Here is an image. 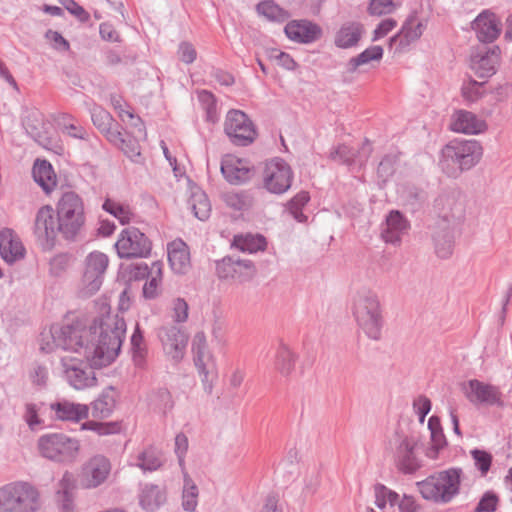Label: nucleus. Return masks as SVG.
I'll return each mask as SVG.
<instances>
[{
  "mask_svg": "<svg viewBox=\"0 0 512 512\" xmlns=\"http://www.w3.org/2000/svg\"><path fill=\"white\" fill-rule=\"evenodd\" d=\"M263 185L273 194H283L288 190V164L279 157L267 160L263 170Z\"/></svg>",
  "mask_w": 512,
  "mask_h": 512,
  "instance_id": "f3484780",
  "label": "nucleus"
},
{
  "mask_svg": "<svg viewBox=\"0 0 512 512\" xmlns=\"http://www.w3.org/2000/svg\"><path fill=\"white\" fill-rule=\"evenodd\" d=\"M115 248L122 259L147 258L151 254L152 243L138 228L127 227L121 231Z\"/></svg>",
  "mask_w": 512,
  "mask_h": 512,
  "instance_id": "9b49d317",
  "label": "nucleus"
},
{
  "mask_svg": "<svg viewBox=\"0 0 512 512\" xmlns=\"http://www.w3.org/2000/svg\"><path fill=\"white\" fill-rule=\"evenodd\" d=\"M164 463L165 458L163 452L153 445H148L137 453L131 465L146 473L159 470Z\"/></svg>",
  "mask_w": 512,
  "mask_h": 512,
  "instance_id": "bb28decb",
  "label": "nucleus"
},
{
  "mask_svg": "<svg viewBox=\"0 0 512 512\" xmlns=\"http://www.w3.org/2000/svg\"><path fill=\"white\" fill-rule=\"evenodd\" d=\"M66 9L74 15L80 22L86 23L90 20V14L77 2L70 0Z\"/></svg>",
  "mask_w": 512,
  "mask_h": 512,
  "instance_id": "69168bd1",
  "label": "nucleus"
},
{
  "mask_svg": "<svg viewBox=\"0 0 512 512\" xmlns=\"http://www.w3.org/2000/svg\"><path fill=\"white\" fill-rule=\"evenodd\" d=\"M413 408L419 416V421L423 423L426 415L431 409V402L427 397L419 396L414 400Z\"/></svg>",
  "mask_w": 512,
  "mask_h": 512,
  "instance_id": "bf43d9fd",
  "label": "nucleus"
},
{
  "mask_svg": "<svg viewBox=\"0 0 512 512\" xmlns=\"http://www.w3.org/2000/svg\"><path fill=\"white\" fill-rule=\"evenodd\" d=\"M0 256L12 264L25 256V248L14 230L4 228L0 231Z\"/></svg>",
  "mask_w": 512,
  "mask_h": 512,
  "instance_id": "4be33fe9",
  "label": "nucleus"
},
{
  "mask_svg": "<svg viewBox=\"0 0 512 512\" xmlns=\"http://www.w3.org/2000/svg\"><path fill=\"white\" fill-rule=\"evenodd\" d=\"M428 427L431 431L432 444L427 449L426 455L431 459H435L438 456L439 450L445 445V438L441 430L440 420L437 417H430Z\"/></svg>",
  "mask_w": 512,
  "mask_h": 512,
  "instance_id": "58836bf2",
  "label": "nucleus"
},
{
  "mask_svg": "<svg viewBox=\"0 0 512 512\" xmlns=\"http://www.w3.org/2000/svg\"><path fill=\"white\" fill-rule=\"evenodd\" d=\"M121 423L117 421L97 422L87 421L81 425L82 430H91L100 436L113 435L121 432Z\"/></svg>",
  "mask_w": 512,
  "mask_h": 512,
  "instance_id": "a18cd8bd",
  "label": "nucleus"
},
{
  "mask_svg": "<svg viewBox=\"0 0 512 512\" xmlns=\"http://www.w3.org/2000/svg\"><path fill=\"white\" fill-rule=\"evenodd\" d=\"M125 332L126 323L118 316L101 320L99 327H86L81 321L53 325L47 333H41L40 349L45 353L58 348L80 353L92 365L105 367L118 356Z\"/></svg>",
  "mask_w": 512,
  "mask_h": 512,
  "instance_id": "f257e3e1",
  "label": "nucleus"
},
{
  "mask_svg": "<svg viewBox=\"0 0 512 512\" xmlns=\"http://www.w3.org/2000/svg\"><path fill=\"white\" fill-rule=\"evenodd\" d=\"M221 173L233 185L243 184L253 175L249 162L233 155H226L222 158Z\"/></svg>",
  "mask_w": 512,
  "mask_h": 512,
  "instance_id": "412c9836",
  "label": "nucleus"
},
{
  "mask_svg": "<svg viewBox=\"0 0 512 512\" xmlns=\"http://www.w3.org/2000/svg\"><path fill=\"white\" fill-rule=\"evenodd\" d=\"M320 28L309 21L290 22V40L310 43L320 37Z\"/></svg>",
  "mask_w": 512,
  "mask_h": 512,
  "instance_id": "c85d7f7f",
  "label": "nucleus"
},
{
  "mask_svg": "<svg viewBox=\"0 0 512 512\" xmlns=\"http://www.w3.org/2000/svg\"><path fill=\"white\" fill-rule=\"evenodd\" d=\"M498 498L495 494L486 493L480 500L476 511L477 512H491L496 509Z\"/></svg>",
  "mask_w": 512,
  "mask_h": 512,
  "instance_id": "0e129e2a",
  "label": "nucleus"
},
{
  "mask_svg": "<svg viewBox=\"0 0 512 512\" xmlns=\"http://www.w3.org/2000/svg\"><path fill=\"white\" fill-rule=\"evenodd\" d=\"M383 56V49L381 46L375 45L367 48L357 57L351 59L350 65L355 70L358 66L368 64L371 61H380Z\"/></svg>",
  "mask_w": 512,
  "mask_h": 512,
  "instance_id": "09e8293b",
  "label": "nucleus"
},
{
  "mask_svg": "<svg viewBox=\"0 0 512 512\" xmlns=\"http://www.w3.org/2000/svg\"><path fill=\"white\" fill-rule=\"evenodd\" d=\"M467 399L475 404L504 406L503 394L499 387L473 379L465 385Z\"/></svg>",
  "mask_w": 512,
  "mask_h": 512,
  "instance_id": "a211bd4d",
  "label": "nucleus"
},
{
  "mask_svg": "<svg viewBox=\"0 0 512 512\" xmlns=\"http://www.w3.org/2000/svg\"><path fill=\"white\" fill-rule=\"evenodd\" d=\"M50 410L54 412L55 418L60 421L77 423L89 416L88 405L74 403L66 399L51 403Z\"/></svg>",
  "mask_w": 512,
  "mask_h": 512,
  "instance_id": "5701e85b",
  "label": "nucleus"
},
{
  "mask_svg": "<svg viewBox=\"0 0 512 512\" xmlns=\"http://www.w3.org/2000/svg\"><path fill=\"white\" fill-rule=\"evenodd\" d=\"M131 350L132 358L136 366L143 367L147 354V348L143 336V332L140 329L138 323L135 325L134 332L131 336Z\"/></svg>",
  "mask_w": 512,
  "mask_h": 512,
  "instance_id": "a19ab883",
  "label": "nucleus"
},
{
  "mask_svg": "<svg viewBox=\"0 0 512 512\" xmlns=\"http://www.w3.org/2000/svg\"><path fill=\"white\" fill-rule=\"evenodd\" d=\"M62 377L75 390H85L97 386V377L91 362L77 357L65 356L60 360Z\"/></svg>",
  "mask_w": 512,
  "mask_h": 512,
  "instance_id": "1a4fd4ad",
  "label": "nucleus"
},
{
  "mask_svg": "<svg viewBox=\"0 0 512 512\" xmlns=\"http://www.w3.org/2000/svg\"><path fill=\"white\" fill-rule=\"evenodd\" d=\"M192 353L196 368L204 370V366H208L211 361V355L203 332H198L194 335L192 340Z\"/></svg>",
  "mask_w": 512,
  "mask_h": 512,
  "instance_id": "72a5a7b5",
  "label": "nucleus"
},
{
  "mask_svg": "<svg viewBox=\"0 0 512 512\" xmlns=\"http://www.w3.org/2000/svg\"><path fill=\"white\" fill-rule=\"evenodd\" d=\"M216 275L220 280H236L245 283L253 279L256 268L251 260L225 256L215 262Z\"/></svg>",
  "mask_w": 512,
  "mask_h": 512,
  "instance_id": "f8f14e48",
  "label": "nucleus"
},
{
  "mask_svg": "<svg viewBox=\"0 0 512 512\" xmlns=\"http://www.w3.org/2000/svg\"><path fill=\"white\" fill-rule=\"evenodd\" d=\"M103 210L117 218L121 224L129 223L132 213L128 206H124L111 199H106L102 205Z\"/></svg>",
  "mask_w": 512,
  "mask_h": 512,
  "instance_id": "49530a36",
  "label": "nucleus"
},
{
  "mask_svg": "<svg viewBox=\"0 0 512 512\" xmlns=\"http://www.w3.org/2000/svg\"><path fill=\"white\" fill-rule=\"evenodd\" d=\"M179 59L185 64L193 63L197 58V51L189 42H181L178 47Z\"/></svg>",
  "mask_w": 512,
  "mask_h": 512,
  "instance_id": "13d9d810",
  "label": "nucleus"
},
{
  "mask_svg": "<svg viewBox=\"0 0 512 512\" xmlns=\"http://www.w3.org/2000/svg\"><path fill=\"white\" fill-rule=\"evenodd\" d=\"M188 451V438L184 433H178L175 436L174 452L177 456L179 466L185 471V456Z\"/></svg>",
  "mask_w": 512,
  "mask_h": 512,
  "instance_id": "864d4df0",
  "label": "nucleus"
},
{
  "mask_svg": "<svg viewBox=\"0 0 512 512\" xmlns=\"http://www.w3.org/2000/svg\"><path fill=\"white\" fill-rule=\"evenodd\" d=\"M46 38L56 50L67 51L70 48L69 42L57 31L48 30Z\"/></svg>",
  "mask_w": 512,
  "mask_h": 512,
  "instance_id": "052dcab7",
  "label": "nucleus"
},
{
  "mask_svg": "<svg viewBox=\"0 0 512 512\" xmlns=\"http://www.w3.org/2000/svg\"><path fill=\"white\" fill-rule=\"evenodd\" d=\"M449 127L456 133L466 135L483 134L488 130L486 120L467 110H456L450 119Z\"/></svg>",
  "mask_w": 512,
  "mask_h": 512,
  "instance_id": "aec40b11",
  "label": "nucleus"
},
{
  "mask_svg": "<svg viewBox=\"0 0 512 512\" xmlns=\"http://www.w3.org/2000/svg\"><path fill=\"white\" fill-rule=\"evenodd\" d=\"M234 244L239 250L248 253H256L258 251H263L267 246L265 237L259 234H247L244 236H236L234 238Z\"/></svg>",
  "mask_w": 512,
  "mask_h": 512,
  "instance_id": "4c0bfd02",
  "label": "nucleus"
},
{
  "mask_svg": "<svg viewBox=\"0 0 512 512\" xmlns=\"http://www.w3.org/2000/svg\"><path fill=\"white\" fill-rule=\"evenodd\" d=\"M44 406L43 402H26L22 418L32 431L41 429L44 426V420L40 417V411Z\"/></svg>",
  "mask_w": 512,
  "mask_h": 512,
  "instance_id": "79ce46f5",
  "label": "nucleus"
},
{
  "mask_svg": "<svg viewBox=\"0 0 512 512\" xmlns=\"http://www.w3.org/2000/svg\"><path fill=\"white\" fill-rule=\"evenodd\" d=\"M166 501L165 492L154 484H146L140 494V505L147 511L158 509Z\"/></svg>",
  "mask_w": 512,
  "mask_h": 512,
  "instance_id": "473e14b6",
  "label": "nucleus"
},
{
  "mask_svg": "<svg viewBox=\"0 0 512 512\" xmlns=\"http://www.w3.org/2000/svg\"><path fill=\"white\" fill-rule=\"evenodd\" d=\"M118 400V393L112 386H108L102 390L99 396L90 403L89 409L94 418L106 419L112 415Z\"/></svg>",
  "mask_w": 512,
  "mask_h": 512,
  "instance_id": "b1692460",
  "label": "nucleus"
},
{
  "mask_svg": "<svg viewBox=\"0 0 512 512\" xmlns=\"http://www.w3.org/2000/svg\"><path fill=\"white\" fill-rule=\"evenodd\" d=\"M99 33L103 40L109 42H118L119 34L112 24L104 22L100 24Z\"/></svg>",
  "mask_w": 512,
  "mask_h": 512,
  "instance_id": "338daca9",
  "label": "nucleus"
},
{
  "mask_svg": "<svg viewBox=\"0 0 512 512\" xmlns=\"http://www.w3.org/2000/svg\"><path fill=\"white\" fill-rule=\"evenodd\" d=\"M197 97L201 108L205 111L206 121L216 123L219 119V115L215 96L207 90H201L198 92Z\"/></svg>",
  "mask_w": 512,
  "mask_h": 512,
  "instance_id": "37998d69",
  "label": "nucleus"
},
{
  "mask_svg": "<svg viewBox=\"0 0 512 512\" xmlns=\"http://www.w3.org/2000/svg\"><path fill=\"white\" fill-rule=\"evenodd\" d=\"M75 482L73 475L65 472L59 481L56 493L58 508L60 512H75L73 490Z\"/></svg>",
  "mask_w": 512,
  "mask_h": 512,
  "instance_id": "cd10ccee",
  "label": "nucleus"
},
{
  "mask_svg": "<svg viewBox=\"0 0 512 512\" xmlns=\"http://www.w3.org/2000/svg\"><path fill=\"white\" fill-rule=\"evenodd\" d=\"M310 196L308 192L302 191L294 196L290 201V214L293 215L298 222H305L307 216L302 213V208L308 203Z\"/></svg>",
  "mask_w": 512,
  "mask_h": 512,
  "instance_id": "3c124183",
  "label": "nucleus"
},
{
  "mask_svg": "<svg viewBox=\"0 0 512 512\" xmlns=\"http://www.w3.org/2000/svg\"><path fill=\"white\" fill-rule=\"evenodd\" d=\"M33 178L45 193H50L57 184L52 165L46 160H37L33 167Z\"/></svg>",
  "mask_w": 512,
  "mask_h": 512,
  "instance_id": "c756f323",
  "label": "nucleus"
},
{
  "mask_svg": "<svg viewBox=\"0 0 512 512\" xmlns=\"http://www.w3.org/2000/svg\"><path fill=\"white\" fill-rule=\"evenodd\" d=\"M120 148L123 152L134 162H138L140 158V146L138 142L133 138L126 139V143L121 145Z\"/></svg>",
  "mask_w": 512,
  "mask_h": 512,
  "instance_id": "680f3d73",
  "label": "nucleus"
},
{
  "mask_svg": "<svg viewBox=\"0 0 512 512\" xmlns=\"http://www.w3.org/2000/svg\"><path fill=\"white\" fill-rule=\"evenodd\" d=\"M165 355L173 363L178 364L185 355L188 343L187 334L174 325H164L157 330Z\"/></svg>",
  "mask_w": 512,
  "mask_h": 512,
  "instance_id": "ddd939ff",
  "label": "nucleus"
},
{
  "mask_svg": "<svg viewBox=\"0 0 512 512\" xmlns=\"http://www.w3.org/2000/svg\"><path fill=\"white\" fill-rule=\"evenodd\" d=\"M499 58L498 47L486 49L472 56L471 67L479 77H488L495 73Z\"/></svg>",
  "mask_w": 512,
  "mask_h": 512,
  "instance_id": "393cba45",
  "label": "nucleus"
},
{
  "mask_svg": "<svg viewBox=\"0 0 512 512\" xmlns=\"http://www.w3.org/2000/svg\"><path fill=\"white\" fill-rule=\"evenodd\" d=\"M39 493L28 482L17 481L0 488V512H36Z\"/></svg>",
  "mask_w": 512,
  "mask_h": 512,
  "instance_id": "39448f33",
  "label": "nucleus"
},
{
  "mask_svg": "<svg viewBox=\"0 0 512 512\" xmlns=\"http://www.w3.org/2000/svg\"><path fill=\"white\" fill-rule=\"evenodd\" d=\"M471 455L474 459L475 466L478 470H480L481 474L484 476L490 470L492 464V456L486 451L483 450H473L471 451Z\"/></svg>",
  "mask_w": 512,
  "mask_h": 512,
  "instance_id": "5fc2aeb1",
  "label": "nucleus"
},
{
  "mask_svg": "<svg viewBox=\"0 0 512 512\" xmlns=\"http://www.w3.org/2000/svg\"><path fill=\"white\" fill-rule=\"evenodd\" d=\"M354 316L365 334L378 339L383 327V316L380 301L376 294L364 292L354 300Z\"/></svg>",
  "mask_w": 512,
  "mask_h": 512,
  "instance_id": "0eeeda50",
  "label": "nucleus"
},
{
  "mask_svg": "<svg viewBox=\"0 0 512 512\" xmlns=\"http://www.w3.org/2000/svg\"><path fill=\"white\" fill-rule=\"evenodd\" d=\"M112 465L106 456L96 454L89 458L82 466L81 484L84 488L94 489L106 482Z\"/></svg>",
  "mask_w": 512,
  "mask_h": 512,
  "instance_id": "4468645a",
  "label": "nucleus"
},
{
  "mask_svg": "<svg viewBox=\"0 0 512 512\" xmlns=\"http://www.w3.org/2000/svg\"><path fill=\"white\" fill-rule=\"evenodd\" d=\"M189 205L196 218L205 221L211 213V204L205 192L202 190L194 191L189 199Z\"/></svg>",
  "mask_w": 512,
  "mask_h": 512,
  "instance_id": "ea45409f",
  "label": "nucleus"
},
{
  "mask_svg": "<svg viewBox=\"0 0 512 512\" xmlns=\"http://www.w3.org/2000/svg\"><path fill=\"white\" fill-rule=\"evenodd\" d=\"M395 9L394 0H370L368 12L370 15L381 16Z\"/></svg>",
  "mask_w": 512,
  "mask_h": 512,
  "instance_id": "6e6d98bb",
  "label": "nucleus"
},
{
  "mask_svg": "<svg viewBox=\"0 0 512 512\" xmlns=\"http://www.w3.org/2000/svg\"><path fill=\"white\" fill-rule=\"evenodd\" d=\"M257 12L272 21H281L284 19L285 13L274 1L265 0L257 4Z\"/></svg>",
  "mask_w": 512,
  "mask_h": 512,
  "instance_id": "8fccbe9b",
  "label": "nucleus"
},
{
  "mask_svg": "<svg viewBox=\"0 0 512 512\" xmlns=\"http://www.w3.org/2000/svg\"><path fill=\"white\" fill-rule=\"evenodd\" d=\"M57 224L54 219V210L51 206H42L36 214L34 235L43 250H51L56 241Z\"/></svg>",
  "mask_w": 512,
  "mask_h": 512,
  "instance_id": "2eb2a0df",
  "label": "nucleus"
},
{
  "mask_svg": "<svg viewBox=\"0 0 512 512\" xmlns=\"http://www.w3.org/2000/svg\"><path fill=\"white\" fill-rule=\"evenodd\" d=\"M108 265L109 258L103 252L92 251L86 256L79 290L81 297H91L100 290Z\"/></svg>",
  "mask_w": 512,
  "mask_h": 512,
  "instance_id": "9d476101",
  "label": "nucleus"
},
{
  "mask_svg": "<svg viewBox=\"0 0 512 512\" xmlns=\"http://www.w3.org/2000/svg\"><path fill=\"white\" fill-rule=\"evenodd\" d=\"M42 457L56 463L69 464L76 460L80 451V442L63 433H47L37 442Z\"/></svg>",
  "mask_w": 512,
  "mask_h": 512,
  "instance_id": "423d86ee",
  "label": "nucleus"
},
{
  "mask_svg": "<svg viewBox=\"0 0 512 512\" xmlns=\"http://www.w3.org/2000/svg\"><path fill=\"white\" fill-rule=\"evenodd\" d=\"M168 261L175 273L184 274L190 268V253L187 244L176 239L168 244Z\"/></svg>",
  "mask_w": 512,
  "mask_h": 512,
  "instance_id": "a878e982",
  "label": "nucleus"
},
{
  "mask_svg": "<svg viewBox=\"0 0 512 512\" xmlns=\"http://www.w3.org/2000/svg\"><path fill=\"white\" fill-rule=\"evenodd\" d=\"M183 474L182 507L187 512H194L198 505V487L186 471Z\"/></svg>",
  "mask_w": 512,
  "mask_h": 512,
  "instance_id": "e433bc0d",
  "label": "nucleus"
},
{
  "mask_svg": "<svg viewBox=\"0 0 512 512\" xmlns=\"http://www.w3.org/2000/svg\"><path fill=\"white\" fill-rule=\"evenodd\" d=\"M363 26L357 22L344 24L335 36V44L340 48L355 46L361 39Z\"/></svg>",
  "mask_w": 512,
  "mask_h": 512,
  "instance_id": "7c9ffc66",
  "label": "nucleus"
},
{
  "mask_svg": "<svg viewBox=\"0 0 512 512\" xmlns=\"http://www.w3.org/2000/svg\"><path fill=\"white\" fill-rule=\"evenodd\" d=\"M461 478L460 468H450L419 482L418 489L427 500L448 503L459 494Z\"/></svg>",
  "mask_w": 512,
  "mask_h": 512,
  "instance_id": "7ed1b4c3",
  "label": "nucleus"
},
{
  "mask_svg": "<svg viewBox=\"0 0 512 512\" xmlns=\"http://www.w3.org/2000/svg\"><path fill=\"white\" fill-rule=\"evenodd\" d=\"M483 155V147L476 140L452 141L442 150V167L454 174L470 169Z\"/></svg>",
  "mask_w": 512,
  "mask_h": 512,
  "instance_id": "20e7f679",
  "label": "nucleus"
},
{
  "mask_svg": "<svg viewBox=\"0 0 512 512\" xmlns=\"http://www.w3.org/2000/svg\"><path fill=\"white\" fill-rule=\"evenodd\" d=\"M90 114L94 126L100 132L107 131L109 125H113L114 119L112 115L101 106L94 105L90 110Z\"/></svg>",
  "mask_w": 512,
  "mask_h": 512,
  "instance_id": "de8ad7c7",
  "label": "nucleus"
},
{
  "mask_svg": "<svg viewBox=\"0 0 512 512\" xmlns=\"http://www.w3.org/2000/svg\"><path fill=\"white\" fill-rule=\"evenodd\" d=\"M162 268L163 264L155 261L151 265V275L143 286V296L145 299H155L160 294L162 284Z\"/></svg>",
  "mask_w": 512,
  "mask_h": 512,
  "instance_id": "f704fd0d",
  "label": "nucleus"
},
{
  "mask_svg": "<svg viewBox=\"0 0 512 512\" xmlns=\"http://www.w3.org/2000/svg\"><path fill=\"white\" fill-rule=\"evenodd\" d=\"M397 467L406 473L414 472L420 466L416 455L418 438L414 435L397 436L392 443Z\"/></svg>",
  "mask_w": 512,
  "mask_h": 512,
  "instance_id": "dca6fc26",
  "label": "nucleus"
},
{
  "mask_svg": "<svg viewBox=\"0 0 512 512\" xmlns=\"http://www.w3.org/2000/svg\"><path fill=\"white\" fill-rule=\"evenodd\" d=\"M224 133L234 146L246 147L257 138V129L253 121L241 110L231 109L224 121Z\"/></svg>",
  "mask_w": 512,
  "mask_h": 512,
  "instance_id": "6e6552de",
  "label": "nucleus"
},
{
  "mask_svg": "<svg viewBox=\"0 0 512 512\" xmlns=\"http://www.w3.org/2000/svg\"><path fill=\"white\" fill-rule=\"evenodd\" d=\"M423 32L422 24L415 18L409 19L402 28L400 37L407 43L418 39Z\"/></svg>",
  "mask_w": 512,
  "mask_h": 512,
  "instance_id": "603ef678",
  "label": "nucleus"
},
{
  "mask_svg": "<svg viewBox=\"0 0 512 512\" xmlns=\"http://www.w3.org/2000/svg\"><path fill=\"white\" fill-rule=\"evenodd\" d=\"M471 29L480 42L492 43L502 32V22L494 12L484 10L471 22Z\"/></svg>",
  "mask_w": 512,
  "mask_h": 512,
  "instance_id": "6ab92c4d",
  "label": "nucleus"
},
{
  "mask_svg": "<svg viewBox=\"0 0 512 512\" xmlns=\"http://www.w3.org/2000/svg\"><path fill=\"white\" fill-rule=\"evenodd\" d=\"M57 229L67 241H75L84 231L86 212L83 198L74 191L64 192L56 203Z\"/></svg>",
  "mask_w": 512,
  "mask_h": 512,
  "instance_id": "f03ea898",
  "label": "nucleus"
},
{
  "mask_svg": "<svg viewBox=\"0 0 512 512\" xmlns=\"http://www.w3.org/2000/svg\"><path fill=\"white\" fill-rule=\"evenodd\" d=\"M375 505L381 512H395L399 495L384 485H376L374 488Z\"/></svg>",
  "mask_w": 512,
  "mask_h": 512,
  "instance_id": "c9c22d12",
  "label": "nucleus"
},
{
  "mask_svg": "<svg viewBox=\"0 0 512 512\" xmlns=\"http://www.w3.org/2000/svg\"><path fill=\"white\" fill-rule=\"evenodd\" d=\"M265 53H266V56L270 60L274 61L277 65L286 67V63L288 61V55L285 52L279 50L276 47H269V48H266Z\"/></svg>",
  "mask_w": 512,
  "mask_h": 512,
  "instance_id": "774afa93",
  "label": "nucleus"
},
{
  "mask_svg": "<svg viewBox=\"0 0 512 512\" xmlns=\"http://www.w3.org/2000/svg\"><path fill=\"white\" fill-rule=\"evenodd\" d=\"M407 229V221L398 211H392L387 217L386 229L382 233L383 239L386 242L395 243Z\"/></svg>",
  "mask_w": 512,
  "mask_h": 512,
  "instance_id": "2f4dec72",
  "label": "nucleus"
},
{
  "mask_svg": "<svg viewBox=\"0 0 512 512\" xmlns=\"http://www.w3.org/2000/svg\"><path fill=\"white\" fill-rule=\"evenodd\" d=\"M101 133L106 136L109 142L118 147L126 143V138L124 137V134L119 131L117 125H109V129L107 131H102Z\"/></svg>",
  "mask_w": 512,
  "mask_h": 512,
  "instance_id": "e2e57ef3",
  "label": "nucleus"
},
{
  "mask_svg": "<svg viewBox=\"0 0 512 512\" xmlns=\"http://www.w3.org/2000/svg\"><path fill=\"white\" fill-rule=\"evenodd\" d=\"M222 198L228 207L236 211L247 210L252 205V198L244 191L226 192L223 194Z\"/></svg>",
  "mask_w": 512,
  "mask_h": 512,
  "instance_id": "c03bdc74",
  "label": "nucleus"
},
{
  "mask_svg": "<svg viewBox=\"0 0 512 512\" xmlns=\"http://www.w3.org/2000/svg\"><path fill=\"white\" fill-rule=\"evenodd\" d=\"M172 318L176 323H184L188 319L189 306L183 298H176L173 301Z\"/></svg>",
  "mask_w": 512,
  "mask_h": 512,
  "instance_id": "4d7b16f0",
  "label": "nucleus"
}]
</instances>
